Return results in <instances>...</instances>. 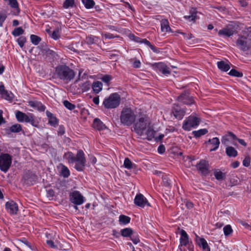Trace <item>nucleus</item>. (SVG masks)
I'll return each instance as SVG.
<instances>
[{"label": "nucleus", "mask_w": 251, "mask_h": 251, "mask_svg": "<svg viewBox=\"0 0 251 251\" xmlns=\"http://www.w3.org/2000/svg\"><path fill=\"white\" fill-rule=\"evenodd\" d=\"M65 133V127L63 126H60L58 128V134L60 135H62Z\"/></svg>", "instance_id": "052dcab7"}, {"label": "nucleus", "mask_w": 251, "mask_h": 251, "mask_svg": "<svg viewBox=\"0 0 251 251\" xmlns=\"http://www.w3.org/2000/svg\"><path fill=\"white\" fill-rule=\"evenodd\" d=\"M130 218L127 216L121 215L119 218V222L120 225H126L130 223Z\"/></svg>", "instance_id": "7c9ffc66"}, {"label": "nucleus", "mask_w": 251, "mask_h": 251, "mask_svg": "<svg viewBox=\"0 0 251 251\" xmlns=\"http://www.w3.org/2000/svg\"><path fill=\"white\" fill-rule=\"evenodd\" d=\"M93 102L96 104H99V97H94L93 99Z\"/></svg>", "instance_id": "338daca9"}, {"label": "nucleus", "mask_w": 251, "mask_h": 251, "mask_svg": "<svg viewBox=\"0 0 251 251\" xmlns=\"http://www.w3.org/2000/svg\"><path fill=\"white\" fill-rule=\"evenodd\" d=\"M200 122V118L191 115L183 121L182 128L185 130L190 131L192 128L196 127L199 125Z\"/></svg>", "instance_id": "423d86ee"}, {"label": "nucleus", "mask_w": 251, "mask_h": 251, "mask_svg": "<svg viewBox=\"0 0 251 251\" xmlns=\"http://www.w3.org/2000/svg\"><path fill=\"white\" fill-rule=\"evenodd\" d=\"M121 235L124 237H130L133 231L131 228L126 227L121 230Z\"/></svg>", "instance_id": "473e14b6"}, {"label": "nucleus", "mask_w": 251, "mask_h": 251, "mask_svg": "<svg viewBox=\"0 0 251 251\" xmlns=\"http://www.w3.org/2000/svg\"><path fill=\"white\" fill-rule=\"evenodd\" d=\"M153 66L156 71L159 72L164 75H168L171 73L169 68L162 62L155 63Z\"/></svg>", "instance_id": "2eb2a0df"}, {"label": "nucleus", "mask_w": 251, "mask_h": 251, "mask_svg": "<svg viewBox=\"0 0 251 251\" xmlns=\"http://www.w3.org/2000/svg\"><path fill=\"white\" fill-rule=\"evenodd\" d=\"M64 158L68 160L69 164L75 163V168L78 171H82L84 168L86 160L84 152L79 150L76 156L71 152H68L64 154Z\"/></svg>", "instance_id": "f257e3e1"}, {"label": "nucleus", "mask_w": 251, "mask_h": 251, "mask_svg": "<svg viewBox=\"0 0 251 251\" xmlns=\"http://www.w3.org/2000/svg\"><path fill=\"white\" fill-rule=\"evenodd\" d=\"M217 66L220 70L224 72H226L230 68L229 63L224 61H218Z\"/></svg>", "instance_id": "5701e85b"}, {"label": "nucleus", "mask_w": 251, "mask_h": 251, "mask_svg": "<svg viewBox=\"0 0 251 251\" xmlns=\"http://www.w3.org/2000/svg\"><path fill=\"white\" fill-rule=\"evenodd\" d=\"M214 175L217 180H222L225 177V174L220 171L215 170L214 172Z\"/></svg>", "instance_id": "79ce46f5"}, {"label": "nucleus", "mask_w": 251, "mask_h": 251, "mask_svg": "<svg viewBox=\"0 0 251 251\" xmlns=\"http://www.w3.org/2000/svg\"><path fill=\"white\" fill-rule=\"evenodd\" d=\"M7 17L6 14L4 11L0 12V26H2L3 23Z\"/></svg>", "instance_id": "3c124183"}, {"label": "nucleus", "mask_w": 251, "mask_h": 251, "mask_svg": "<svg viewBox=\"0 0 251 251\" xmlns=\"http://www.w3.org/2000/svg\"><path fill=\"white\" fill-rule=\"evenodd\" d=\"M239 165V163L238 161H235L232 163V167L233 168H236L238 167Z\"/></svg>", "instance_id": "774afa93"}, {"label": "nucleus", "mask_w": 251, "mask_h": 251, "mask_svg": "<svg viewBox=\"0 0 251 251\" xmlns=\"http://www.w3.org/2000/svg\"><path fill=\"white\" fill-rule=\"evenodd\" d=\"M75 4V0H65L63 2V7L65 9H68L73 7Z\"/></svg>", "instance_id": "c9c22d12"}, {"label": "nucleus", "mask_w": 251, "mask_h": 251, "mask_svg": "<svg viewBox=\"0 0 251 251\" xmlns=\"http://www.w3.org/2000/svg\"><path fill=\"white\" fill-rule=\"evenodd\" d=\"M0 95L3 99L8 101H12L13 98V94L10 91L5 90L2 83L0 85Z\"/></svg>", "instance_id": "dca6fc26"}, {"label": "nucleus", "mask_w": 251, "mask_h": 251, "mask_svg": "<svg viewBox=\"0 0 251 251\" xmlns=\"http://www.w3.org/2000/svg\"><path fill=\"white\" fill-rule=\"evenodd\" d=\"M236 46L245 51L251 49V28L244 31L236 41Z\"/></svg>", "instance_id": "f03ea898"}, {"label": "nucleus", "mask_w": 251, "mask_h": 251, "mask_svg": "<svg viewBox=\"0 0 251 251\" xmlns=\"http://www.w3.org/2000/svg\"><path fill=\"white\" fill-rule=\"evenodd\" d=\"M64 105L69 110H73L75 107V105L68 100H65L63 102Z\"/></svg>", "instance_id": "603ef678"}, {"label": "nucleus", "mask_w": 251, "mask_h": 251, "mask_svg": "<svg viewBox=\"0 0 251 251\" xmlns=\"http://www.w3.org/2000/svg\"><path fill=\"white\" fill-rule=\"evenodd\" d=\"M161 30L163 32H172V29L170 26L168 20L166 19H162L161 21Z\"/></svg>", "instance_id": "6ab92c4d"}, {"label": "nucleus", "mask_w": 251, "mask_h": 251, "mask_svg": "<svg viewBox=\"0 0 251 251\" xmlns=\"http://www.w3.org/2000/svg\"><path fill=\"white\" fill-rule=\"evenodd\" d=\"M124 166L126 168L130 169L132 167V163L129 158H126L124 160Z\"/></svg>", "instance_id": "8fccbe9b"}, {"label": "nucleus", "mask_w": 251, "mask_h": 251, "mask_svg": "<svg viewBox=\"0 0 251 251\" xmlns=\"http://www.w3.org/2000/svg\"><path fill=\"white\" fill-rule=\"evenodd\" d=\"M178 100L180 102L187 104H190L193 103V100H191L186 94H181L178 97Z\"/></svg>", "instance_id": "c85d7f7f"}, {"label": "nucleus", "mask_w": 251, "mask_h": 251, "mask_svg": "<svg viewBox=\"0 0 251 251\" xmlns=\"http://www.w3.org/2000/svg\"><path fill=\"white\" fill-rule=\"evenodd\" d=\"M70 201L76 205H80L85 201V198L78 191H73L70 193Z\"/></svg>", "instance_id": "1a4fd4ad"}, {"label": "nucleus", "mask_w": 251, "mask_h": 251, "mask_svg": "<svg viewBox=\"0 0 251 251\" xmlns=\"http://www.w3.org/2000/svg\"><path fill=\"white\" fill-rule=\"evenodd\" d=\"M55 73L59 78L63 80L70 81L75 76L74 71L65 65L57 67L55 69Z\"/></svg>", "instance_id": "20e7f679"}, {"label": "nucleus", "mask_w": 251, "mask_h": 251, "mask_svg": "<svg viewBox=\"0 0 251 251\" xmlns=\"http://www.w3.org/2000/svg\"><path fill=\"white\" fill-rule=\"evenodd\" d=\"M28 105L40 111H44L45 110V106L42 104L41 102L37 101H29Z\"/></svg>", "instance_id": "aec40b11"}, {"label": "nucleus", "mask_w": 251, "mask_h": 251, "mask_svg": "<svg viewBox=\"0 0 251 251\" xmlns=\"http://www.w3.org/2000/svg\"><path fill=\"white\" fill-rule=\"evenodd\" d=\"M197 243L200 248H201L203 251H210L207 241L203 238H200Z\"/></svg>", "instance_id": "b1692460"}, {"label": "nucleus", "mask_w": 251, "mask_h": 251, "mask_svg": "<svg viewBox=\"0 0 251 251\" xmlns=\"http://www.w3.org/2000/svg\"><path fill=\"white\" fill-rule=\"evenodd\" d=\"M197 169L202 174L206 175L208 173V164L207 161L202 160L196 166Z\"/></svg>", "instance_id": "f3484780"}, {"label": "nucleus", "mask_w": 251, "mask_h": 251, "mask_svg": "<svg viewBox=\"0 0 251 251\" xmlns=\"http://www.w3.org/2000/svg\"><path fill=\"white\" fill-rule=\"evenodd\" d=\"M129 37L131 39L134 40L136 42L140 43H142L143 39H141L139 37H136V36H134L133 34L130 35Z\"/></svg>", "instance_id": "4d7b16f0"}, {"label": "nucleus", "mask_w": 251, "mask_h": 251, "mask_svg": "<svg viewBox=\"0 0 251 251\" xmlns=\"http://www.w3.org/2000/svg\"><path fill=\"white\" fill-rule=\"evenodd\" d=\"M134 203L136 205L141 208L151 206L147 199L141 194L136 195L134 200Z\"/></svg>", "instance_id": "9b49d317"}, {"label": "nucleus", "mask_w": 251, "mask_h": 251, "mask_svg": "<svg viewBox=\"0 0 251 251\" xmlns=\"http://www.w3.org/2000/svg\"><path fill=\"white\" fill-rule=\"evenodd\" d=\"M30 40L33 44L37 45L41 41V38L35 35L32 34L30 36Z\"/></svg>", "instance_id": "37998d69"}, {"label": "nucleus", "mask_w": 251, "mask_h": 251, "mask_svg": "<svg viewBox=\"0 0 251 251\" xmlns=\"http://www.w3.org/2000/svg\"><path fill=\"white\" fill-rule=\"evenodd\" d=\"M177 32L182 34L184 38L186 40H190V39H191L193 37L191 33L187 34L184 32H178V31Z\"/></svg>", "instance_id": "bf43d9fd"}, {"label": "nucleus", "mask_w": 251, "mask_h": 251, "mask_svg": "<svg viewBox=\"0 0 251 251\" xmlns=\"http://www.w3.org/2000/svg\"><path fill=\"white\" fill-rule=\"evenodd\" d=\"M251 159L249 156H246L243 161V165L245 167H249L250 165Z\"/></svg>", "instance_id": "6e6d98bb"}, {"label": "nucleus", "mask_w": 251, "mask_h": 251, "mask_svg": "<svg viewBox=\"0 0 251 251\" xmlns=\"http://www.w3.org/2000/svg\"><path fill=\"white\" fill-rule=\"evenodd\" d=\"M26 123H30L34 127H38L39 122L33 114L29 113V117L28 119H26Z\"/></svg>", "instance_id": "cd10ccee"}, {"label": "nucleus", "mask_w": 251, "mask_h": 251, "mask_svg": "<svg viewBox=\"0 0 251 251\" xmlns=\"http://www.w3.org/2000/svg\"><path fill=\"white\" fill-rule=\"evenodd\" d=\"M105 39H112L114 37L113 34L110 33H106L103 35Z\"/></svg>", "instance_id": "0e129e2a"}, {"label": "nucleus", "mask_w": 251, "mask_h": 251, "mask_svg": "<svg viewBox=\"0 0 251 251\" xmlns=\"http://www.w3.org/2000/svg\"><path fill=\"white\" fill-rule=\"evenodd\" d=\"M9 4L12 8H18V3L17 0H9Z\"/></svg>", "instance_id": "5fc2aeb1"}, {"label": "nucleus", "mask_w": 251, "mask_h": 251, "mask_svg": "<svg viewBox=\"0 0 251 251\" xmlns=\"http://www.w3.org/2000/svg\"><path fill=\"white\" fill-rule=\"evenodd\" d=\"M136 115L130 108H124L120 114V121L124 126H130L136 119Z\"/></svg>", "instance_id": "7ed1b4c3"}, {"label": "nucleus", "mask_w": 251, "mask_h": 251, "mask_svg": "<svg viewBox=\"0 0 251 251\" xmlns=\"http://www.w3.org/2000/svg\"><path fill=\"white\" fill-rule=\"evenodd\" d=\"M130 240L134 244H137L140 242L139 237L137 233L133 232L130 236Z\"/></svg>", "instance_id": "a18cd8bd"}, {"label": "nucleus", "mask_w": 251, "mask_h": 251, "mask_svg": "<svg viewBox=\"0 0 251 251\" xmlns=\"http://www.w3.org/2000/svg\"><path fill=\"white\" fill-rule=\"evenodd\" d=\"M208 142L212 145V148L210 149V151H214L218 149L220 145L219 139L217 137L213 138L208 140Z\"/></svg>", "instance_id": "393cba45"}, {"label": "nucleus", "mask_w": 251, "mask_h": 251, "mask_svg": "<svg viewBox=\"0 0 251 251\" xmlns=\"http://www.w3.org/2000/svg\"><path fill=\"white\" fill-rule=\"evenodd\" d=\"M197 11L195 8H191L189 11V15L184 16V18L189 22H194L197 18Z\"/></svg>", "instance_id": "4be33fe9"}, {"label": "nucleus", "mask_w": 251, "mask_h": 251, "mask_svg": "<svg viewBox=\"0 0 251 251\" xmlns=\"http://www.w3.org/2000/svg\"><path fill=\"white\" fill-rule=\"evenodd\" d=\"M12 156L8 153H1L0 155V170L6 173L12 164Z\"/></svg>", "instance_id": "0eeeda50"}, {"label": "nucleus", "mask_w": 251, "mask_h": 251, "mask_svg": "<svg viewBox=\"0 0 251 251\" xmlns=\"http://www.w3.org/2000/svg\"><path fill=\"white\" fill-rule=\"evenodd\" d=\"M47 245L51 248H56V246L55 245L54 242L52 240H48L46 241Z\"/></svg>", "instance_id": "680f3d73"}, {"label": "nucleus", "mask_w": 251, "mask_h": 251, "mask_svg": "<svg viewBox=\"0 0 251 251\" xmlns=\"http://www.w3.org/2000/svg\"><path fill=\"white\" fill-rule=\"evenodd\" d=\"M5 209L11 215H16L18 211V204L13 201H9L5 203Z\"/></svg>", "instance_id": "f8f14e48"}, {"label": "nucleus", "mask_w": 251, "mask_h": 251, "mask_svg": "<svg viewBox=\"0 0 251 251\" xmlns=\"http://www.w3.org/2000/svg\"><path fill=\"white\" fill-rule=\"evenodd\" d=\"M10 130L12 132H19L22 130V126L20 124H16L12 126Z\"/></svg>", "instance_id": "a19ab883"}, {"label": "nucleus", "mask_w": 251, "mask_h": 251, "mask_svg": "<svg viewBox=\"0 0 251 251\" xmlns=\"http://www.w3.org/2000/svg\"><path fill=\"white\" fill-rule=\"evenodd\" d=\"M60 167V173L61 175L64 177H68L70 175V172L69 169L63 164H61Z\"/></svg>", "instance_id": "2f4dec72"}, {"label": "nucleus", "mask_w": 251, "mask_h": 251, "mask_svg": "<svg viewBox=\"0 0 251 251\" xmlns=\"http://www.w3.org/2000/svg\"><path fill=\"white\" fill-rule=\"evenodd\" d=\"M26 38L24 36H21L19 38H18L17 39V42H18V43L19 44V45L22 48L24 45H25V43L26 42Z\"/></svg>", "instance_id": "864d4df0"}, {"label": "nucleus", "mask_w": 251, "mask_h": 251, "mask_svg": "<svg viewBox=\"0 0 251 251\" xmlns=\"http://www.w3.org/2000/svg\"><path fill=\"white\" fill-rule=\"evenodd\" d=\"M180 237L179 239L180 246H188L189 250H190V245L191 242H190L189 236L186 232L181 229L180 231Z\"/></svg>", "instance_id": "ddd939ff"}, {"label": "nucleus", "mask_w": 251, "mask_h": 251, "mask_svg": "<svg viewBox=\"0 0 251 251\" xmlns=\"http://www.w3.org/2000/svg\"><path fill=\"white\" fill-rule=\"evenodd\" d=\"M50 34L52 39L57 40L60 36V30L58 28H56L51 33H50Z\"/></svg>", "instance_id": "58836bf2"}, {"label": "nucleus", "mask_w": 251, "mask_h": 251, "mask_svg": "<svg viewBox=\"0 0 251 251\" xmlns=\"http://www.w3.org/2000/svg\"><path fill=\"white\" fill-rule=\"evenodd\" d=\"M226 152L227 156L235 157L237 155V151L232 147H228L226 148Z\"/></svg>", "instance_id": "72a5a7b5"}, {"label": "nucleus", "mask_w": 251, "mask_h": 251, "mask_svg": "<svg viewBox=\"0 0 251 251\" xmlns=\"http://www.w3.org/2000/svg\"><path fill=\"white\" fill-rule=\"evenodd\" d=\"M82 1L87 9L92 8L95 3L93 0H82Z\"/></svg>", "instance_id": "4c0bfd02"}, {"label": "nucleus", "mask_w": 251, "mask_h": 251, "mask_svg": "<svg viewBox=\"0 0 251 251\" xmlns=\"http://www.w3.org/2000/svg\"><path fill=\"white\" fill-rule=\"evenodd\" d=\"M24 30L22 27H17L12 31V34L14 36H18L23 34Z\"/></svg>", "instance_id": "de8ad7c7"}, {"label": "nucleus", "mask_w": 251, "mask_h": 251, "mask_svg": "<svg viewBox=\"0 0 251 251\" xmlns=\"http://www.w3.org/2000/svg\"><path fill=\"white\" fill-rule=\"evenodd\" d=\"M148 125V120L142 117L134 124V130L138 135L142 136Z\"/></svg>", "instance_id": "6e6552de"}, {"label": "nucleus", "mask_w": 251, "mask_h": 251, "mask_svg": "<svg viewBox=\"0 0 251 251\" xmlns=\"http://www.w3.org/2000/svg\"><path fill=\"white\" fill-rule=\"evenodd\" d=\"M121 97L117 93H114L105 98L102 104L107 109H112L117 107L120 103Z\"/></svg>", "instance_id": "39448f33"}, {"label": "nucleus", "mask_w": 251, "mask_h": 251, "mask_svg": "<svg viewBox=\"0 0 251 251\" xmlns=\"http://www.w3.org/2000/svg\"><path fill=\"white\" fill-rule=\"evenodd\" d=\"M158 152L159 153H163V152H164L165 151V147H164V146L162 145V146H159L158 148Z\"/></svg>", "instance_id": "69168bd1"}, {"label": "nucleus", "mask_w": 251, "mask_h": 251, "mask_svg": "<svg viewBox=\"0 0 251 251\" xmlns=\"http://www.w3.org/2000/svg\"><path fill=\"white\" fill-rule=\"evenodd\" d=\"M133 67L135 68H139L141 66V62L138 60H136L133 62Z\"/></svg>", "instance_id": "e2e57ef3"}, {"label": "nucleus", "mask_w": 251, "mask_h": 251, "mask_svg": "<svg viewBox=\"0 0 251 251\" xmlns=\"http://www.w3.org/2000/svg\"><path fill=\"white\" fill-rule=\"evenodd\" d=\"M235 32L234 27L229 25L226 27L220 30L218 32V35L223 37H230L233 35Z\"/></svg>", "instance_id": "4468645a"}, {"label": "nucleus", "mask_w": 251, "mask_h": 251, "mask_svg": "<svg viewBox=\"0 0 251 251\" xmlns=\"http://www.w3.org/2000/svg\"><path fill=\"white\" fill-rule=\"evenodd\" d=\"M155 131L150 127L148 128L147 131V139L149 140H151L153 138L155 139Z\"/></svg>", "instance_id": "e433bc0d"}, {"label": "nucleus", "mask_w": 251, "mask_h": 251, "mask_svg": "<svg viewBox=\"0 0 251 251\" xmlns=\"http://www.w3.org/2000/svg\"><path fill=\"white\" fill-rule=\"evenodd\" d=\"M223 231L224 235L226 236H228L232 233L233 231L231 226L229 225H226L225 226H224L223 228Z\"/></svg>", "instance_id": "ea45409f"}, {"label": "nucleus", "mask_w": 251, "mask_h": 251, "mask_svg": "<svg viewBox=\"0 0 251 251\" xmlns=\"http://www.w3.org/2000/svg\"><path fill=\"white\" fill-rule=\"evenodd\" d=\"M112 77L109 75H105L102 76L101 80L105 83H108L111 79Z\"/></svg>", "instance_id": "13d9d810"}, {"label": "nucleus", "mask_w": 251, "mask_h": 251, "mask_svg": "<svg viewBox=\"0 0 251 251\" xmlns=\"http://www.w3.org/2000/svg\"><path fill=\"white\" fill-rule=\"evenodd\" d=\"M172 113L176 119L181 120L185 115V111L183 109H180L178 107H176V108H174Z\"/></svg>", "instance_id": "a211bd4d"}, {"label": "nucleus", "mask_w": 251, "mask_h": 251, "mask_svg": "<svg viewBox=\"0 0 251 251\" xmlns=\"http://www.w3.org/2000/svg\"><path fill=\"white\" fill-rule=\"evenodd\" d=\"M93 126L94 128L100 130L105 128V125L99 119L96 118L94 119L93 123Z\"/></svg>", "instance_id": "a878e982"}, {"label": "nucleus", "mask_w": 251, "mask_h": 251, "mask_svg": "<svg viewBox=\"0 0 251 251\" xmlns=\"http://www.w3.org/2000/svg\"><path fill=\"white\" fill-rule=\"evenodd\" d=\"M228 74L229 75L233 76H236L239 77L243 76V74L242 73H240L234 69L230 70Z\"/></svg>", "instance_id": "09e8293b"}, {"label": "nucleus", "mask_w": 251, "mask_h": 251, "mask_svg": "<svg viewBox=\"0 0 251 251\" xmlns=\"http://www.w3.org/2000/svg\"><path fill=\"white\" fill-rule=\"evenodd\" d=\"M91 87V84L89 81H87L83 83H82L80 85V87L83 92H86L88 91Z\"/></svg>", "instance_id": "c03bdc74"}, {"label": "nucleus", "mask_w": 251, "mask_h": 251, "mask_svg": "<svg viewBox=\"0 0 251 251\" xmlns=\"http://www.w3.org/2000/svg\"><path fill=\"white\" fill-rule=\"evenodd\" d=\"M142 43H144V44L147 45V46H148L153 52H157V49L154 46L152 45L151 44V43L149 41H148L147 39H142Z\"/></svg>", "instance_id": "49530a36"}, {"label": "nucleus", "mask_w": 251, "mask_h": 251, "mask_svg": "<svg viewBox=\"0 0 251 251\" xmlns=\"http://www.w3.org/2000/svg\"><path fill=\"white\" fill-rule=\"evenodd\" d=\"M208 132V130L205 128L201 129L198 130H195L192 132V134L196 138H199L202 135H205Z\"/></svg>", "instance_id": "f704fd0d"}, {"label": "nucleus", "mask_w": 251, "mask_h": 251, "mask_svg": "<svg viewBox=\"0 0 251 251\" xmlns=\"http://www.w3.org/2000/svg\"><path fill=\"white\" fill-rule=\"evenodd\" d=\"M47 116L49 118V124L52 126H55L57 124V120L55 117L50 112L46 111Z\"/></svg>", "instance_id": "bb28decb"}, {"label": "nucleus", "mask_w": 251, "mask_h": 251, "mask_svg": "<svg viewBox=\"0 0 251 251\" xmlns=\"http://www.w3.org/2000/svg\"><path fill=\"white\" fill-rule=\"evenodd\" d=\"M228 140H230L234 145H236L235 141H238V142L243 146L246 147L247 146V143L243 139L237 138L236 135L232 132H228L226 136L224 137L222 140V142L223 144H226V141Z\"/></svg>", "instance_id": "9d476101"}, {"label": "nucleus", "mask_w": 251, "mask_h": 251, "mask_svg": "<svg viewBox=\"0 0 251 251\" xmlns=\"http://www.w3.org/2000/svg\"><path fill=\"white\" fill-rule=\"evenodd\" d=\"M15 116H16V118L18 122H26V119H28V118L29 117V114L28 115H26L25 113H24L21 111H17L16 112Z\"/></svg>", "instance_id": "412c9836"}, {"label": "nucleus", "mask_w": 251, "mask_h": 251, "mask_svg": "<svg viewBox=\"0 0 251 251\" xmlns=\"http://www.w3.org/2000/svg\"><path fill=\"white\" fill-rule=\"evenodd\" d=\"M92 87L94 92L96 94H98L101 91L102 84L100 81H96L93 83Z\"/></svg>", "instance_id": "c756f323"}]
</instances>
